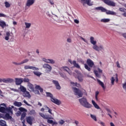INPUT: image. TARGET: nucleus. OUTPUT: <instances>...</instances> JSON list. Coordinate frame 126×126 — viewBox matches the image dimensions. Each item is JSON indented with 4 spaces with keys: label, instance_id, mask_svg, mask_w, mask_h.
Masks as SVG:
<instances>
[{
    "label": "nucleus",
    "instance_id": "nucleus-62",
    "mask_svg": "<svg viewBox=\"0 0 126 126\" xmlns=\"http://www.w3.org/2000/svg\"><path fill=\"white\" fill-rule=\"evenodd\" d=\"M99 124H100V125H101V126H105V123H104L102 122H101L100 123H99Z\"/></svg>",
    "mask_w": 126,
    "mask_h": 126
},
{
    "label": "nucleus",
    "instance_id": "nucleus-18",
    "mask_svg": "<svg viewBox=\"0 0 126 126\" xmlns=\"http://www.w3.org/2000/svg\"><path fill=\"white\" fill-rule=\"evenodd\" d=\"M28 86L29 87V89L30 91L34 92V86L32 84H31V83H29L28 84Z\"/></svg>",
    "mask_w": 126,
    "mask_h": 126
},
{
    "label": "nucleus",
    "instance_id": "nucleus-39",
    "mask_svg": "<svg viewBox=\"0 0 126 126\" xmlns=\"http://www.w3.org/2000/svg\"><path fill=\"white\" fill-rule=\"evenodd\" d=\"M90 116L91 118H92V119L94 120V121L95 122H97V117L94 115L90 114Z\"/></svg>",
    "mask_w": 126,
    "mask_h": 126
},
{
    "label": "nucleus",
    "instance_id": "nucleus-19",
    "mask_svg": "<svg viewBox=\"0 0 126 126\" xmlns=\"http://www.w3.org/2000/svg\"><path fill=\"white\" fill-rule=\"evenodd\" d=\"M4 120H11L12 119V117L10 116L9 113H6L5 116L3 117Z\"/></svg>",
    "mask_w": 126,
    "mask_h": 126
},
{
    "label": "nucleus",
    "instance_id": "nucleus-31",
    "mask_svg": "<svg viewBox=\"0 0 126 126\" xmlns=\"http://www.w3.org/2000/svg\"><path fill=\"white\" fill-rule=\"evenodd\" d=\"M72 64H73L74 66L76 67V68H80V66L76 63V61H73L72 62Z\"/></svg>",
    "mask_w": 126,
    "mask_h": 126
},
{
    "label": "nucleus",
    "instance_id": "nucleus-32",
    "mask_svg": "<svg viewBox=\"0 0 126 126\" xmlns=\"http://www.w3.org/2000/svg\"><path fill=\"white\" fill-rule=\"evenodd\" d=\"M0 126H6V122L4 120H0Z\"/></svg>",
    "mask_w": 126,
    "mask_h": 126
},
{
    "label": "nucleus",
    "instance_id": "nucleus-48",
    "mask_svg": "<svg viewBox=\"0 0 126 126\" xmlns=\"http://www.w3.org/2000/svg\"><path fill=\"white\" fill-rule=\"evenodd\" d=\"M94 73L95 75L96 76V77H100V75H99V73H98V71L94 70Z\"/></svg>",
    "mask_w": 126,
    "mask_h": 126
},
{
    "label": "nucleus",
    "instance_id": "nucleus-1",
    "mask_svg": "<svg viewBox=\"0 0 126 126\" xmlns=\"http://www.w3.org/2000/svg\"><path fill=\"white\" fill-rule=\"evenodd\" d=\"M90 42L93 45V49L97 52H100V51H104V46L103 45H99L98 46L96 44H97V41L94 40V37L91 36L90 37Z\"/></svg>",
    "mask_w": 126,
    "mask_h": 126
},
{
    "label": "nucleus",
    "instance_id": "nucleus-23",
    "mask_svg": "<svg viewBox=\"0 0 126 126\" xmlns=\"http://www.w3.org/2000/svg\"><path fill=\"white\" fill-rule=\"evenodd\" d=\"M6 112H7L11 115H13V111L11 107H7L6 108Z\"/></svg>",
    "mask_w": 126,
    "mask_h": 126
},
{
    "label": "nucleus",
    "instance_id": "nucleus-5",
    "mask_svg": "<svg viewBox=\"0 0 126 126\" xmlns=\"http://www.w3.org/2000/svg\"><path fill=\"white\" fill-rule=\"evenodd\" d=\"M95 9L96 10H101V12H106V14L108 15H115L116 14L115 12L110 10H107L106 8L101 6L97 7L95 8Z\"/></svg>",
    "mask_w": 126,
    "mask_h": 126
},
{
    "label": "nucleus",
    "instance_id": "nucleus-56",
    "mask_svg": "<svg viewBox=\"0 0 126 126\" xmlns=\"http://www.w3.org/2000/svg\"><path fill=\"white\" fill-rule=\"evenodd\" d=\"M23 102L25 103V104H26V105H27V106H30V105L28 103V102H27V101H26V100H24Z\"/></svg>",
    "mask_w": 126,
    "mask_h": 126
},
{
    "label": "nucleus",
    "instance_id": "nucleus-9",
    "mask_svg": "<svg viewBox=\"0 0 126 126\" xmlns=\"http://www.w3.org/2000/svg\"><path fill=\"white\" fill-rule=\"evenodd\" d=\"M35 89H36V90L34 91L35 94H36L37 95H40V93H43V88H42L40 86L36 85L35 87ZM39 90L40 92H39Z\"/></svg>",
    "mask_w": 126,
    "mask_h": 126
},
{
    "label": "nucleus",
    "instance_id": "nucleus-28",
    "mask_svg": "<svg viewBox=\"0 0 126 126\" xmlns=\"http://www.w3.org/2000/svg\"><path fill=\"white\" fill-rule=\"evenodd\" d=\"M92 103L93 105H94V108H95V109H97L98 110H99V109H100V107H99L98 106V104H97V103H96L95 101H94V100H92Z\"/></svg>",
    "mask_w": 126,
    "mask_h": 126
},
{
    "label": "nucleus",
    "instance_id": "nucleus-45",
    "mask_svg": "<svg viewBox=\"0 0 126 126\" xmlns=\"http://www.w3.org/2000/svg\"><path fill=\"white\" fill-rule=\"evenodd\" d=\"M23 81H24V82L28 83V84L29 83H30V82H29L30 81V80H29V79H28L27 78H25L24 79H23Z\"/></svg>",
    "mask_w": 126,
    "mask_h": 126
},
{
    "label": "nucleus",
    "instance_id": "nucleus-63",
    "mask_svg": "<svg viewBox=\"0 0 126 126\" xmlns=\"http://www.w3.org/2000/svg\"><path fill=\"white\" fill-rule=\"evenodd\" d=\"M48 112L49 113V114H51V115H52V109H50V108L48 109Z\"/></svg>",
    "mask_w": 126,
    "mask_h": 126
},
{
    "label": "nucleus",
    "instance_id": "nucleus-20",
    "mask_svg": "<svg viewBox=\"0 0 126 126\" xmlns=\"http://www.w3.org/2000/svg\"><path fill=\"white\" fill-rule=\"evenodd\" d=\"M47 123H48V124H50V125H52V126H55V125H58V122H54V121L49 120V119H47Z\"/></svg>",
    "mask_w": 126,
    "mask_h": 126
},
{
    "label": "nucleus",
    "instance_id": "nucleus-27",
    "mask_svg": "<svg viewBox=\"0 0 126 126\" xmlns=\"http://www.w3.org/2000/svg\"><path fill=\"white\" fill-rule=\"evenodd\" d=\"M63 68L64 69L65 71H66V72H68V74L70 75L71 74V70L69 69V68L66 66L63 67Z\"/></svg>",
    "mask_w": 126,
    "mask_h": 126
},
{
    "label": "nucleus",
    "instance_id": "nucleus-46",
    "mask_svg": "<svg viewBox=\"0 0 126 126\" xmlns=\"http://www.w3.org/2000/svg\"><path fill=\"white\" fill-rule=\"evenodd\" d=\"M110 80L111 81L112 85H114V84H115V78L114 77H112Z\"/></svg>",
    "mask_w": 126,
    "mask_h": 126
},
{
    "label": "nucleus",
    "instance_id": "nucleus-41",
    "mask_svg": "<svg viewBox=\"0 0 126 126\" xmlns=\"http://www.w3.org/2000/svg\"><path fill=\"white\" fill-rule=\"evenodd\" d=\"M5 6L6 8L10 7V3L7 1L4 2Z\"/></svg>",
    "mask_w": 126,
    "mask_h": 126
},
{
    "label": "nucleus",
    "instance_id": "nucleus-8",
    "mask_svg": "<svg viewBox=\"0 0 126 126\" xmlns=\"http://www.w3.org/2000/svg\"><path fill=\"white\" fill-rule=\"evenodd\" d=\"M42 67L46 69V71L47 73H49V72H51V71H52V68L51 66L48 63L44 64L42 66Z\"/></svg>",
    "mask_w": 126,
    "mask_h": 126
},
{
    "label": "nucleus",
    "instance_id": "nucleus-61",
    "mask_svg": "<svg viewBox=\"0 0 126 126\" xmlns=\"http://www.w3.org/2000/svg\"><path fill=\"white\" fill-rule=\"evenodd\" d=\"M22 3L21 2H18V5L19 6H21V5H22Z\"/></svg>",
    "mask_w": 126,
    "mask_h": 126
},
{
    "label": "nucleus",
    "instance_id": "nucleus-7",
    "mask_svg": "<svg viewBox=\"0 0 126 126\" xmlns=\"http://www.w3.org/2000/svg\"><path fill=\"white\" fill-rule=\"evenodd\" d=\"M103 2L109 6H116V3L111 0H102Z\"/></svg>",
    "mask_w": 126,
    "mask_h": 126
},
{
    "label": "nucleus",
    "instance_id": "nucleus-25",
    "mask_svg": "<svg viewBox=\"0 0 126 126\" xmlns=\"http://www.w3.org/2000/svg\"><path fill=\"white\" fill-rule=\"evenodd\" d=\"M13 105L16 107H21L22 106V103L21 102L14 101Z\"/></svg>",
    "mask_w": 126,
    "mask_h": 126
},
{
    "label": "nucleus",
    "instance_id": "nucleus-47",
    "mask_svg": "<svg viewBox=\"0 0 126 126\" xmlns=\"http://www.w3.org/2000/svg\"><path fill=\"white\" fill-rule=\"evenodd\" d=\"M119 10H120L121 12H124V13H125V12H126V8H122V7H121V8H119Z\"/></svg>",
    "mask_w": 126,
    "mask_h": 126
},
{
    "label": "nucleus",
    "instance_id": "nucleus-53",
    "mask_svg": "<svg viewBox=\"0 0 126 126\" xmlns=\"http://www.w3.org/2000/svg\"><path fill=\"white\" fill-rule=\"evenodd\" d=\"M44 109L46 110L47 111H48V110H49L50 108H49V107H48L47 105H44Z\"/></svg>",
    "mask_w": 126,
    "mask_h": 126
},
{
    "label": "nucleus",
    "instance_id": "nucleus-12",
    "mask_svg": "<svg viewBox=\"0 0 126 126\" xmlns=\"http://www.w3.org/2000/svg\"><path fill=\"white\" fill-rule=\"evenodd\" d=\"M24 69H32V70H39V69L36 67L27 65L24 66Z\"/></svg>",
    "mask_w": 126,
    "mask_h": 126
},
{
    "label": "nucleus",
    "instance_id": "nucleus-35",
    "mask_svg": "<svg viewBox=\"0 0 126 126\" xmlns=\"http://www.w3.org/2000/svg\"><path fill=\"white\" fill-rule=\"evenodd\" d=\"M106 110L107 111V112L108 113L107 114V115L110 117V118H111V119L113 118V117L112 116V115H111V114H110L109 113H112V112L111 111V110H110V109L109 108H106Z\"/></svg>",
    "mask_w": 126,
    "mask_h": 126
},
{
    "label": "nucleus",
    "instance_id": "nucleus-29",
    "mask_svg": "<svg viewBox=\"0 0 126 126\" xmlns=\"http://www.w3.org/2000/svg\"><path fill=\"white\" fill-rule=\"evenodd\" d=\"M0 26L2 28H4L6 26V24L3 21H0Z\"/></svg>",
    "mask_w": 126,
    "mask_h": 126
},
{
    "label": "nucleus",
    "instance_id": "nucleus-14",
    "mask_svg": "<svg viewBox=\"0 0 126 126\" xmlns=\"http://www.w3.org/2000/svg\"><path fill=\"white\" fill-rule=\"evenodd\" d=\"M52 82L53 84L55 85L56 89H57L58 90H61V87L58 81L53 80Z\"/></svg>",
    "mask_w": 126,
    "mask_h": 126
},
{
    "label": "nucleus",
    "instance_id": "nucleus-6",
    "mask_svg": "<svg viewBox=\"0 0 126 126\" xmlns=\"http://www.w3.org/2000/svg\"><path fill=\"white\" fill-rule=\"evenodd\" d=\"M72 89L74 94L78 96V98H80L82 97V96H83V93L81 90H79V89H77L75 87H73Z\"/></svg>",
    "mask_w": 126,
    "mask_h": 126
},
{
    "label": "nucleus",
    "instance_id": "nucleus-24",
    "mask_svg": "<svg viewBox=\"0 0 126 126\" xmlns=\"http://www.w3.org/2000/svg\"><path fill=\"white\" fill-rule=\"evenodd\" d=\"M10 32H6V35L5 36V40H6V41H8V40H9V36H10Z\"/></svg>",
    "mask_w": 126,
    "mask_h": 126
},
{
    "label": "nucleus",
    "instance_id": "nucleus-21",
    "mask_svg": "<svg viewBox=\"0 0 126 126\" xmlns=\"http://www.w3.org/2000/svg\"><path fill=\"white\" fill-rule=\"evenodd\" d=\"M97 81L99 85L101 86V87L103 88V90H105L106 89V87H105V86L104 85V83L103 82L101 81L100 80L97 79Z\"/></svg>",
    "mask_w": 126,
    "mask_h": 126
},
{
    "label": "nucleus",
    "instance_id": "nucleus-3",
    "mask_svg": "<svg viewBox=\"0 0 126 126\" xmlns=\"http://www.w3.org/2000/svg\"><path fill=\"white\" fill-rule=\"evenodd\" d=\"M46 96L51 98V102H53V103H54V104L58 105H60L61 104H62V102H61L60 100L54 98V95L51 93L46 92Z\"/></svg>",
    "mask_w": 126,
    "mask_h": 126
},
{
    "label": "nucleus",
    "instance_id": "nucleus-38",
    "mask_svg": "<svg viewBox=\"0 0 126 126\" xmlns=\"http://www.w3.org/2000/svg\"><path fill=\"white\" fill-rule=\"evenodd\" d=\"M82 75L81 74L79 75L77 77L79 81H80V82H82V81H83V79L82 78Z\"/></svg>",
    "mask_w": 126,
    "mask_h": 126
},
{
    "label": "nucleus",
    "instance_id": "nucleus-16",
    "mask_svg": "<svg viewBox=\"0 0 126 126\" xmlns=\"http://www.w3.org/2000/svg\"><path fill=\"white\" fill-rule=\"evenodd\" d=\"M43 61L47 63H52V64H54V63H55V60L53 59H46L45 58H43Z\"/></svg>",
    "mask_w": 126,
    "mask_h": 126
},
{
    "label": "nucleus",
    "instance_id": "nucleus-36",
    "mask_svg": "<svg viewBox=\"0 0 126 126\" xmlns=\"http://www.w3.org/2000/svg\"><path fill=\"white\" fill-rule=\"evenodd\" d=\"M6 112L5 107L0 106V113H5Z\"/></svg>",
    "mask_w": 126,
    "mask_h": 126
},
{
    "label": "nucleus",
    "instance_id": "nucleus-40",
    "mask_svg": "<svg viewBox=\"0 0 126 126\" xmlns=\"http://www.w3.org/2000/svg\"><path fill=\"white\" fill-rule=\"evenodd\" d=\"M33 73L35 75H36V76H40L42 74L41 72L38 71H33Z\"/></svg>",
    "mask_w": 126,
    "mask_h": 126
},
{
    "label": "nucleus",
    "instance_id": "nucleus-50",
    "mask_svg": "<svg viewBox=\"0 0 126 126\" xmlns=\"http://www.w3.org/2000/svg\"><path fill=\"white\" fill-rule=\"evenodd\" d=\"M12 63L13 64H15V65H21V63H16V62H12Z\"/></svg>",
    "mask_w": 126,
    "mask_h": 126
},
{
    "label": "nucleus",
    "instance_id": "nucleus-52",
    "mask_svg": "<svg viewBox=\"0 0 126 126\" xmlns=\"http://www.w3.org/2000/svg\"><path fill=\"white\" fill-rule=\"evenodd\" d=\"M116 64H117V67H118L119 68H121V65H120V63H119V61H117L116 62Z\"/></svg>",
    "mask_w": 126,
    "mask_h": 126
},
{
    "label": "nucleus",
    "instance_id": "nucleus-13",
    "mask_svg": "<svg viewBox=\"0 0 126 126\" xmlns=\"http://www.w3.org/2000/svg\"><path fill=\"white\" fill-rule=\"evenodd\" d=\"M16 85H20L23 82V78H15Z\"/></svg>",
    "mask_w": 126,
    "mask_h": 126
},
{
    "label": "nucleus",
    "instance_id": "nucleus-4",
    "mask_svg": "<svg viewBox=\"0 0 126 126\" xmlns=\"http://www.w3.org/2000/svg\"><path fill=\"white\" fill-rule=\"evenodd\" d=\"M84 65L86 69L88 70V71H91V68L90 67L94 66V62L91 59H88L87 60V64H85Z\"/></svg>",
    "mask_w": 126,
    "mask_h": 126
},
{
    "label": "nucleus",
    "instance_id": "nucleus-33",
    "mask_svg": "<svg viewBox=\"0 0 126 126\" xmlns=\"http://www.w3.org/2000/svg\"><path fill=\"white\" fill-rule=\"evenodd\" d=\"M20 89L23 93L26 92V89L23 86H20Z\"/></svg>",
    "mask_w": 126,
    "mask_h": 126
},
{
    "label": "nucleus",
    "instance_id": "nucleus-51",
    "mask_svg": "<svg viewBox=\"0 0 126 126\" xmlns=\"http://www.w3.org/2000/svg\"><path fill=\"white\" fill-rule=\"evenodd\" d=\"M0 17H6V15H4L3 13H0Z\"/></svg>",
    "mask_w": 126,
    "mask_h": 126
},
{
    "label": "nucleus",
    "instance_id": "nucleus-11",
    "mask_svg": "<svg viewBox=\"0 0 126 126\" xmlns=\"http://www.w3.org/2000/svg\"><path fill=\"white\" fill-rule=\"evenodd\" d=\"M91 1V0H81V3L83 4L84 6H85L86 4H87L89 6L92 5Z\"/></svg>",
    "mask_w": 126,
    "mask_h": 126
},
{
    "label": "nucleus",
    "instance_id": "nucleus-15",
    "mask_svg": "<svg viewBox=\"0 0 126 126\" xmlns=\"http://www.w3.org/2000/svg\"><path fill=\"white\" fill-rule=\"evenodd\" d=\"M27 122L29 125H30V126H32L33 120H34V118L31 116H29L27 117L26 118Z\"/></svg>",
    "mask_w": 126,
    "mask_h": 126
},
{
    "label": "nucleus",
    "instance_id": "nucleus-42",
    "mask_svg": "<svg viewBox=\"0 0 126 126\" xmlns=\"http://www.w3.org/2000/svg\"><path fill=\"white\" fill-rule=\"evenodd\" d=\"M19 110L20 111V112H27V110L23 107H20Z\"/></svg>",
    "mask_w": 126,
    "mask_h": 126
},
{
    "label": "nucleus",
    "instance_id": "nucleus-10",
    "mask_svg": "<svg viewBox=\"0 0 126 126\" xmlns=\"http://www.w3.org/2000/svg\"><path fill=\"white\" fill-rule=\"evenodd\" d=\"M36 0H27L26 3V7H30V6L33 5V3H35Z\"/></svg>",
    "mask_w": 126,
    "mask_h": 126
},
{
    "label": "nucleus",
    "instance_id": "nucleus-17",
    "mask_svg": "<svg viewBox=\"0 0 126 126\" xmlns=\"http://www.w3.org/2000/svg\"><path fill=\"white\" fill-rule=\"evenodd\" d=\"M12 82H14V80H13V79L9 78L5 79L4 78V83H12Z\"/></svg>",
    "mask_w": 126,
    "mask_h": 126
},
{
    "label": "nucleus",
    "instance_id": "nucleus-58",
    "mask_svg": "<svg viewBox=\"0 0 126 126\" xmlns=\"http://www.w3.org/2000/svg\"><path fill=\"white\" fill-rule=\"evenodd\" d=\"M74 22H75V23H76V24H78V23H79V21L77 19H75Z\"/></svg>",
    "mask_w": 126,
    "mask_h": 126
},
{
    "label": "nucleus",
    "instance_id": "nucleus-43",
    "mask_svg": "<svg viewBox=\"0 0 126 126\" xmlns=\"http://www.w3.org/2000/svg\"><path fill=\"white\" fill-rule=\"evenodd\" d=\"M28 62H29V59H25L21 62V64H23V63H28Z\"/></svg>",
    "mask_w": 126,
    "mask_h": 126
},
{
    "label": "nucleus",
    "instance_id": "nucleus-2",
    "mask_svg": "<svg viewBox=\"0 0 126 126\" xmlns=\"http://www.w3.org/2000/svg\"><path fill=\"white\" fill-rule=\"evenodd\" d=\"M79 102L83 107L84 108H87V109H90L92 108V104L89 103L87 99L85 97H82V98L79 99Z\"/></svg>",
    "mask_w": 126,
    "mask_h": 126
},
{
    "label": "nucleus",
    "instance_id": "nucleus-55",
    "mask_svg": "<svg viewBox=\"0 0 126 126\" xmlns=\"http://www.w3.org/2000/svg\"><path fill=\"white\" fill-rule=\"evenodd\" d=\"M76 83H74L73 82H70V84H72V85H73V86H76Z\"/></svg>",
    "mask_w": 126,
    "mask_h": 126
},
{
    "label": "nucleus",
    "instance_id": "nucleus-60",
    "mask_svg": "<svg viewBox=\"0 0 126 126\" xmlns=\"http://www.w3.org/2000/svg\"><path fill=\"white\" fill-rule=\"evenodd\" d=\"M20 115H21V112H20V111H18L17 113V116H20Z\"/></svg>",
    "mask_w": 126,
    "mask_h": 126
},
{
    "label": "nucleus",
    "instance_id": "nucleus-37",
    "mask_svg": "<svg viewBox=\"0 0 126 126\" xmlns=\"http://www.w3.org/2000/svg\"><path fill=\"white\" fill-rule=\"evenodd\" d=\"M25 25H26V28H27V29H29V28L31 27V23L25 22Z\"/></svg>",
    "mask_w": 126,
    "mask_h": 126
},
{
    "label": "nucleus",
    "instance_id": "nucleus-59",
    "mask_svg": "<svg viewBox=\"0 0 126 126\" xmlns=\"http://www.w3.org/2000/svg\"><path fill=\"white\" fill-rule=\"evenodd\" d=\"M1 82H4V78H3V79L0 78V83H1Z\"/></svg>",
    "mask_w": 126,
    "mask_h": 126
},
{
    "label": "nucleus",
    "instance_id": "nucleus-26",
    "mask_svg": "<svg viewBox=\"0 0 126 126\" xmlns=\"http://www.w3.org/2000/svg\"><path fill=\"white\" fill-rule=\"evenodd\" d=\"M39 115L44 119L45 120H48V119H51V118L49 117L47 115H45V114L42 113H39Z\"/></svg>",
    "mask_w": 126,
    "mask_h": 126
},
{
    "label": "nucleus",
    "instance_id": "nucleus-44",
    "mask_svg": "<svg viewBox=\"0 0 126 126\" xmlns=\"http://www.w3.org/2000/svg\"><path fill=\"white\" fill-rule=\"evenodd\" d=\"M98 95H99V92L96 91L95 94V98L96 101H98Z\"/></svg>",
    "mask_w": 126,
    "mask_h": 126
},
{
    "label": "nucleus",
    "instance_id": "nucleus-64",
    "mask_svg": "<svg viewBox=\"0 0 126 126\" xmlns=\"http://www.w3.org/2000/svg\"><path fill=\"white\" fill-rule=\"evenodd\" d=\"M74 124H75V125H76V126H77L78 125V124H79V122L77 121H75Z\"/></svg>",
    "mask_w": 126,
    "mask_h": 126
},
{
    "label": "nucleus",
    "instance_id": "nucleus-54",
    "mask_svg": "<svg viewBox=\"0 0 126 126\" xmlns=\"http://www.w3.org/2000/svg\"><path fill=\"white\" fill-rule=\"evenodd\" d=\"M76 87H78V88H80L81 87V86L80 85V84L76 83Z\"/></svg>",
    "mask_w": 126,
    "mask_h": 126
},
{
    "label": "nucleus",
    "instance_id": "nucleus-22",
    "mask_svg": "<svg viewBox=\"0 0 126 126\" xmlns=\"http://www.w3.org/2000/svg\"><path fill=\"white\" fill-rule=\"evenodd\" d=\"M23 96L24 97H27L28 98H30V97H31V95H30V94L27 91H26L25 93H23Z\"/></svg>",
    "mask_w": 126,
    "mask_h": 126
},
{
    "label": "nucleus",
    "instance_id": "nucleus-34",
    "mask_svg": "<svg viewBox=\"0 0 126 126\" xmlns=\"http://www.w3.org/2000/svg\"><path fill=\"white\" fill-rule=\"evenodd\" d=\"M101 22H102L103 23H107L108 22H110V19H102L100 20Z\"/></svg>",
    "mask_w": 126,
    "mask_h": 126
},
{
    "label": "nucleus",
    "instance_id": "nucleus-57",
    "mask_svg": "<svg viewBox=\"0 0 126 126\" xmlns=\"http://www.w3.org/2000/svg\"><path fill=\"white\" fill-rule=\"evenodd\" d=\"M61 76H62V77H63V78H65V77H66V76L64 75H63V73H61L60 74Z\"/></svg>",
    "mask_w": 126,
    "mask_h": 126
},
{
    "label": "nucleus",
    "instance_id": "nucleus-49",
    "mask_svg": "<svg viewBox=\"0 0 126 126\" xmlns=\"http://www.w3.org/2000/svg\"><path fill=\"white\" fill-rule=\"evenodd\" d=\"M64 123H65V122H64V121L63 120H61L60 121H59V125H61V126H63V125L64 124Z\"/></svg>",
    "mask_w": 126,
    "mask_h": 126
},
{
    "label": "nucleus",
    "instance_id": "nucleus-30",
    "mask_svg": "<svg viewBox=\"0 0 126 126\" xmlns=\"http://www.w3.org/2000/svg\"><path fill=\"white\" fill-rule=\"evenodd\" d=\"M25 117H26V113L24 112L21 115V121H23V123H25V120H24V119H25Z\"/></svg>",
    "mask_w": 126,
    "mask_h": 126
}]
</instances>
